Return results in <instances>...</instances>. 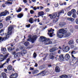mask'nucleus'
Here are the masks:
<instances>
[{
    "mask_svg": "<svg viewBox=\"0 0 78 78\" xmlns=\"http://www.w3.org/2000/svg\"><path fill=\"white\" fill-rule=\"evenodd\" d=\"M67 31L64 29H61L59 30L57 32V36L58 38L63 37H69L71 34L70 33H67Z\"/></svg>",
    "mask_w": 78,
    "mask_h": 78,
    "instance_id": "1",
    "label": "nucleus"
},
{
    "mask_svg": "<svg viewBox=\"0 0 78 78\" xmlns=\"http://www.w3.org/2000/svg\"><path fill=\"white\" fill-rule=\"evenodd\" d=\"M22 10V9L20 8H19L18 9V10H16V12H20L21 11V10Z\"/></svg>",
    "mask_w": 78,
    "mask_h": 78,
    "instance_id": "32",
    "label": "nucleus"
},
{
    "mask_svg": "<svg viewBox=\"0 0 78 78\" xmlns=\"http://www.w3.org/2000/svg\"><path fill=\"white\" fill-rule=\"evenodd\" d=\"M34 10V11H36V9H37V8H36V7H34L33 8Z\"/></svg>",
    "mask_w": 78,
    "mask_h": 78,
    "instance_id": "54",
    "label": "nucleus"
},
{
    "mask_svg": "<svg viewBox=\"0 0 78 78\" xmlns=\"http://www.w3.org/2000/svg\"><path fill=\"white\" fill-rule=\"evenodd\" d=\"M30 14H33V13H34V11L33 10H31L30 11Z\"/></svg>",
    "mask_w": 78,
    "mask_h": 78,
    "instance_id": "46",
    "label": "nucleus"
},
{
    "mask_svg": "<svg viewBox=\"0 0 78 78\" xmlns=\"http://www.w3.org/2000/svg\"><path fill=\"white\" fill-rule=\"evenodd\" d=\"M74 28H75V29H78V25H75L74 26Z\"/></svg>",
    "mask_w": 78,
    "mask_h": 78,
    "instance_id": "43",
    "label": "nucleus"
},
{
    "mask_svg": "<svg viewBox=\"0 0 78 78\" xmlns=\"http://www.w3.org/2000/svg\"><path fill=\"white\" fill-rule=\"evenodd\" d=\"M44 13L43 11L38 12V15L40 16H44Z\"/></svg>",
    "mask_w": 78,
    "mask_h": 78,
    "instance_id": "21",
    "label": "nucleus"
},
{
    "mask_svg": "<svg viewBox=\"0 0 78 78\" xmlns=\"http://www.w3.org/2000/svg\"><path fill=\"white\" fill-rule=\"evenodd\" d=\"M76 12V10L75 9H73L71 10V12L72 13L73 12Z\"/></svg>",
    "mask_w": 78,
    "mask_h": 78,
    "instance_id": "48",
    "label": "nucleus"
},
{
    "mask_svg": "<svg viewBox=\"0 0 78 78\" xmlns=\"http://www.w3.org/2000/svg\"><path fill=\"white\" fill-rule=\"evenodd\" d=\"M68 16H70L72 15V12H69L67 13Z\"/></svg>",
    "mask_w": 78,
    "mask_h": 78,
    "instance_id": "36",
    "label": "nucleus"
},
{
    "mask_svg": "<svg viewBox=\"0 0 78 78\" xmlns=\"http://www.w3.org/2000/svg\"><path fill=\"white\" fill-rule=\"evenodd\" d=\"M62 23V26H63V27L65 25H66V23H64V22H63Z\"/></svg>",
    "mask_w": 78,
    "mask_h": 78,
    "instance_id": "56",
    "label": "nucleus"
},
{
    "mask_svg": "<svg viewBox=\"0 0 78 78\" xmlns=\"http://www.w3.org/2000/svg\"><path fill=\"white\" fill-rule=\"evenodd\" d=\"M26 27L27 28H29V27H30V24H29V25H27Z\"/></svg>",
    "mask_w": 78,
    "mask_h": 78,
    "instance_id": "58",
    "label": "nucleus"
},
{
    "mask_svg": "<svg viewBox=\"0 0 78 78\" xmlns=\"http://www.w3.org/2000/svg\"><path fill=\"white\" fill-rule=\"evenodd\" d=\"M39 72V70H34L32 72V73L33 75H34L35 74H36V73H37Z\"/></svg>",
    "mask_w": 78,
    "mask_h": 78,
    "instance_id": "19",
    "label": "nucleus"
},
{
    "mask_svg": "<svg viewBox=\"0 0 78 78\" xmlns=\"http://www.w3.org/2000/svg\"><path fill=\"white\" fill-rule=\"evenodd\" d=\"M12 68V66H9L7 67V69L9 70H11Z\"/></svg>",
    "mask_w": 78,
    "mask_h": 78,
    "instance_id": "26",
    "label": "nucleus"
},
{
    "mask_svg": "<svg viewBox=\"0 0 78 78\" xmlns=\"http://www.w3.org/2000/svg\"><path fill=\"white\" fill-rule=\"evenodd\" d=\"M10 60V58H8L6 60L7 61L6 62L7 63H8V62H9Z\"/></svg>",
    "mask_w": 78,
    "mask_h": 78,
    "instance_id": "44",
    "label": "nucleus"
},
{
    "mask_svg": "<svg viewBox=\"0 0 78 78\" xmlns=\"http://www.w3.org/2000/svg\"><path fill=\"white\" fill-rule=\"evenodd\" d=\"M59 58L61 61H65L64 58V55L62 54L60 55L59 56Z\"/></svg>",
    "mask_w": 78,
    "mask_h": 78,
    "instance_id": "13",
    "label": "nucleus"
},
{
    "mask_svg": "<svg viewBox=\"0 0 78 78\" xmlns=\"http://www.w3.org/2000/svg\"><path fill=\"white\" fill-rule=\"evenodd\" d=\"M58 5H59L58 3H55V7H58Z\"/></svg>",
    "mask_w": 78,
    "mask_h": 78,
    "instance_id": "47",
    "label": "nucleus"
},
{
    "mask_svg": "<svg viewBox=\"0 0 78 78\" xmlns=\"http://www.w3.org/2000/svg\"><path fill=\"white\" fill-rule=\"evenodd\" d=\"M75 54H76V52L73 51L71 53V55H75Z\"/></svg>",
    "mask_w": 78,
    "mask_h": 78,
    "instance_id": "38",
    "label": "nucleus"
},
{
    "mask_svg": "<svg viewBox=\"0 0 78 78\" xmlns=\"http://www.w3.org/2000/svg\"><path fill=\"white\" fill-rule=\"evenodd\" d=\"M33 56L34 58H36V54L35 53H34L33 54Z\"/></svg>",
    "mask_w": 78,
    "mask_h": 78,
    "instance_id": "51",
    "label": "nucleus"
},
{
    "mask_svg": "<svg viewBox=\"0 0 78 78\" xmlns=\"http://www.w3.org/2000/svg\"><path fill=\"white\" fill-rule=\"evenodd\" d=\"M24 44L26 46V47H27L28 45H29L30 43H29V42H26L24 43Z\"/></svg>",
    "mask_w": 78,
    "mask_h": 78,
    "instance_id": "29",
    "label": "nucleus"
},
{
    "mask_svg": "<svg viewBox=\"0 0 78 78\" xmlns=\"http://www.w3.org/2000/svg\"><path fill=\"white\" fill-rule=\"evenodd\" d=\"M68 44L69 45H72V44H74V42H73V40H71L69 42Z\"/></svg>",
    "mask_w": 78,
    "mask_h": 78,
    "instance_id": "20",
    "label": "nucleus"
},
{
    "mask_svg": "<svg viewBox=\"0 0 78 78\" xmlns=\"http://www.w3.org/2000/svg\"><path fill=\"white\" fill-rule=\"evenodd\" d=\"M46 73H47V72L45 71H42L41 72V73H42L43 76H44V75H45L46 74Z\"/></svg>",
    "mask_w": 78,
    "mask_h": 78,
    "instance_id": "30",
    "label": "nucleus"
},
{
    "mask_svg": "<svg viewBox=\"0 0 78 78\" xmlns=\"http://www.w3.org/2000/svg\"><path fill=\"white\" fill-rule=\"evenodd\" d=\"M6 64V62L4 63L2 65H1V66H0V69H2V68H3V66L5 65Z\"/></svg>",
    "mask_w": 78,
    "mask_h": 78,
    "instance_id": "42",
    "label": "nucleus"
},
{
    "mask_svg": "<svg viewBox=\"0 0 78 78\" xmlns=\"http://www.w3.org/2000/svg\"><path fill=\"white\" fill-rule=\"evenodd\" d=\"M23 14L20 13L17 15V17L18 18H22V17H23Z\"/></svg>",
    "mask_w": 78,
    "mask_h": 78,
    "instance_id": "24",
    "label": "nucleus"
},
{
    "mask_svg": "<svg viewBox=\"0 0 78 78\" xmlns=\"http://www.w3.org/2000/svg\"><path fill=\"white\" fill-rule=\"evenodd\" d=\"M59 26L60 27H63L62 26V23H60L59 24Z\"/></svg>",
    "mask_w": 78,
    "mask_h": 78,
    "instance_id": "55",
    "label": "nucleus"
},
{
    "mask_svg": "<svg viewBox=\"0 0 78 78\" xmlns=\"http://www.w3.org/2000/svg\"><path fill=\"white\" fill-rule=\"evenodd\" d=\"M59 19L57 18L55 20H53V23H56V22H58V20Z\"/></svg>",
    "mask_w": 78,
    "mask_h": 78,
    "instance_id": "31",
    "label": "nucleus"
},
{
    "mask_svg": "<svg viewBox=\"0 0 78 78\" xmlns=\"http://www.w3.org/2000/svg\"><path fill=\"white\" fill-rule=\"evenodd\" d=\"M12 29H13V27L12 26L9 27L8 28V32L7 34L6 33H5V35L6 37H4L2 38V41H6L8 38H9V35H11V34H12Z\"/></svg>",
    "mask_w": 78,
    "mask_h": 78,
    "instance_id": "2",
    "label": "nucleus"
},
{
    "mask_svg": "<svg viewBox=\"0 0 78 78\" xmlns=\"http://www.w3.org/2000/svg\"><path fill=\"white\" fill-rule=\"evenodd\" d=\"M29 22L30 23H33L34 22V20H33V18H30L29 20Z\"/></svg>",
    "mask_w": 78,
    "mask_h": 78,
    "instance_id": "22",
    "label": "nucleus"
},
{
    "mask_svg": "<svg viewBox=\"0 0 78 78\" xmlns=\"http://www.w3.org/2000/svg\"><path fill=\"white\" fill-rule=\"evenodd\" d=\"M8 50L9 51H12V48H8Z\"/></svg>",
    "mask_w": 78,
    "mask_h": 78,
    "instance_id": "52",
    "label": "nucleus"
},
{
    "mask_svg": "<svg viewBox=\"0 0 78 78\" xmlns=\"http://www.w3.org/2000/svg\"><path fill=\"white\" fill-rule=\"evenodd\" d=\"M54 48V49L55 51H56V50H58V48L57 47H55V48Z\"/></svg>",
    "mask_w": 78,
    "mask_h": 78,
    "instance_id": "49",
    "label": "nucleus"
},
{
    "mask_svg": "<svg viewBox=\"0 0 78 78\" xmlns=\"http://www.w3.org/2000/svg\"><path fill=\"white\" fill-rule=\"evenodd\" d=\"M10 18H11V17L10 16H8L7 18H6V21L8 20H10Z\"/></svg>",
    "mask_w": 78,
    "mask_h": 78,
    "instance_id": "35",
    "label": "nucleus"
},
{
    "mask_svg": "<svg viewBox=\"0 0 78 78\" xmlns=\"http://www.w3.org/2000/svg\"><path fill=\"white\" fill-rule=\"evenodd\" d=\"M50 52H53V51H55V50H54V48H53L52 49H51L50 50Z\"/></svg>",
    "mask_w": 78,
    "mask_h": 78,
    "instance_id": "39",
    "label": "nucleus"
},
{
    "mask_svg": "<svg viewBox=\"0 0 78 78\" xmlns=\"http://www.w3.org/2000/svg\"><path fill=\"white\" fill-rule=\"evenodd\" d=\"M50 58L51 59H53L55 58V56H53V53H51L49 54Z\"/></svg>",
    "mask_w": 78,
    "mask_h": 78,
    "instance_id": "14",
    "label": "nucleus"
},
{
    "mask_svg": "<svg viewBox=\"0 0 78 78\" xmlns=\"http://www.w3.org/2000/svg\"><path fill=\"white\" fill-rule=\"evenodd\" d=\"M23 48H24V46H22L20 48V50H22L23 49Z\"/></svg>",
    "mask_w": 78,
    "mask_h": 78,
    "instance_id": "57",
    "label": "nucleus"
},
{
    "mask_svg": "<svg viewBox=\"0 0 78 78\" xmlns=\"http://www.w3.org/2000/svg\"><path fill=\"white\" fill-rule=\"evenodd\" d=\"M64 13V11L63 10H61L58 12V15L57 14V13L55 12L52 15L50 14L49 15V16H50V18L51 19H53L57 17L58 19H59V15H61V14Z\"/></svg>",
    "mask_w": 78,
    "mask_h": 78,
    "instance_id": "3",
    "label": "nucleus"
},
{
    "mask_svg": "<svg viewBox=\"0 0 78 78\" xmlns=\"http://www.w3.org/2000/svg\"><path fill=\"white\" fill-rule=\"evenodd\" d=\"M46 12H49L50 11V9L48 8H47L46 9Z\"/></svg>",
    "mask_w": 78,
    "mask_h": 78,
    "instance_id": "53",
    "label": "nucleus"
},
{
    "mask_svg": "<svg viewBox=\"0 0 78 78\" xmlns=\"http://www.w3.org/2000/svg\"><path fill=\"white\" fill-rule=\"evenodd\" d=\"M12 2H5V4L6 5H8V4H10L11 5L12 4Z\"/></svg>",
    "mask_w": 78,
    "mask_h": 78,
    "instance_id": "34",
    "label": "nucleus"
},
{
    "mask_svg": "<svg viewBox=\"0 0 78 78\" xmlns=\"http://www.w3.org/2000/svg\"><path fill=\"white\" fill-rule=\"evenodd\" d=\"M70 55L68 54H66L65 57V61H68L70 59Z\"/></svg>",
    "mask_w": 78,
    "mask_h": 78,
    "instance_id": "10",
    "label": "nucleus"
},
{
    "mask_svg": "<svg viewBox=\"0 0 78 78\" xmlns=\"http://www.w3.org/2000/svg\"><path fill=\"white\" fill-rule=\"evenodd\" d=\"M2 28H3V24L2 23H1L0 24V29Z\"/></svg>",
    "mask_w": 78,
    "mask_h": 78,
    "instance_id": "45",
    "label": "nucleus"
},
{
    "mask_svg": "<svg viewBox=\"0 0 78 78\" xmlns=\"http://www.w3.org/2000/svg\"><path fill=\"white\" fill-rule=\"evenodd\" d=\"M58 54H61V50H59L58 51Z\"/></svg>",
    "mask_w": 78,
    "mask_h": 78,
    "instance_id": "60",
    "label": "nucleus"
},
{
    "mask_svg": "<svg viewBox=\"0 0 78 78\" xmlns=\"http://www.w3.org/2000/svg\"><path fill=\"white\" fill-rule=\"evenodd\" d=\"M23 2L24 3H27V0H23Z\"/></svg>",
    "mask_w": 78,
    "mask_h": 78,
    "instance_id": "63",
    "label": "nucleus"
},
{
    "mask_svg": "<svg viewBox=\"0 0 78 78\" xmlns=\"http://www.w3.org/2000/svg\"><path fill=\"white\" fill-rule=\"evenodd\" d=\"M1 51L3 52H5V51H6V49L5 48H1Z\"/></svg>",
    "mask_w": 78,
    "mask_h": 78,
    "instance_id": "27",
    "label": "nucleus"
},
{
    "mask_svg": "<svg viewBox=\"0 0 78 78\" xmlns=\"http://www.w3.org/2000/svg\"><path fill=\"white\" fill-rule=\"evenodd\" d=\"M55 70L56 72L57 73L59 72H60V69L59 68V67L58 66L56 67L55 68Z\"/></svg>",
    "mask_w": 78,
    "mask_h": 78,
    "instance_id": "15",
    "label": "nucleus"
},
{
    "mask_svg": "<svg viewBox=\"0 0 78 78\" xmlns=\"http://www.w3.org/2000/svg\"><path fill=\"white\" fill-rule=\"evenodd\" d=\"M48 56V55L47 54H44V58H43V60L45 61V59H46V57H47Z\"/></svg>",
    "mask_w": 78,
    "mask_h": 78,
    "instance_id": "28",
    "label": "nucleus"
},
{
    "mask_svg": "<svg viewBox=\"0 0 78 78\" xmlns=\"http://www.w3.org/2000/svg\"><path fill=\"white\" fill-rule=\"evenodd\" d=\"M55 31V30L52 29V28L49 29L48 30V34L49 35L50 37H53V34Z\"/></svg>",
    "mask_w": 78,
    "mask_h": 78,
    "instance_id": "6",
    "label": "nucleus"
},
{
    "mask_svg": "<svg viewBox=\"0 0 78 78\" xmlns=\"http://www.w3.org/2000/svg\"><path fill=\"white\" fill-rule=\"evenodd\" d=\"M43 8H44V7H43L40 6V9H43Z\"/></svg>",
    "mask_w": 78,
    "mask_h": 78,
    "instance_id": "62",
    "label": "nucleus"
},
{
    "mask_svg": "<svg viewBox=\"0 0 78 78\" xmlns=\"http://www.w3.org/2000/svg\"><path fill=\"white\" fill-rule=\"evenodd\" d=\"M75 21L76 24L78 25V19H76Z\"/></svg>",
    "mask_w": 78,
    "mask_h": 78,
    "instance_id": "50",
    "label": "nucleus"
},
{
    "mask_svg": "<svg viewBox=\"0 0 78 78\" xmlns=\"http://www.w3.org/2000/svg\"><path fill=\"white\" fill-rule=\"evenodd\" d=\"M4 58V56L3 55H0V59H2Z\"/></svg>",
    "mask_w": 78,
    "mask_h": 78,
    "instance_id": "37",
    "label": "nucleus"
},
{
    "mask_svg": "<svg viewBox=\"0 0 78 78\" xmlns=\"http://www.w3.org/2000/svg\"><path fill=\"white\" fill-rule=\"evenodd\" d=\"M72 56V59H74V60H75V59H76V57L74 56V55H71Z\"/></svg>",
    "mask_w": 78,
    "mask_h": 78,
    "instance_id": "40",
    "label": "nucleus"
},
{
    "mask_svg": "<svg viewBox=\"0 0 78 78\" xmlns=\"http://www.w3.org/2000/svg\"><path fill=\"white\" fill-rule=\"evenodd\" d=\"M59 5H61V6H62L64 5V4L63 3H60Z\"/></svg>",
    "mask_w": 78,
    "mask_h": 78,
    "instance_id": "61",
    "label": "nucleus"
},
{
    "mask_svg": "<svg viewBox=\"0 0 78 78\" xmlns=\"http://www.w3.org/2000/svg\"><path fill=\"white\" fill-rule=\"evenodd\" d=\"M67 20H69V21H71V22H74V19L72 18H68Z\"/></svg>",
    "mask_w": 78,
    "mask_h": 78,
    "instance_id": "23",
    "label": "nucleus"
},
{
    "mask_svg": "<svg viewBox=\"0 0 78 78\" xmlns=\"http://www.w3.org/2000/svg\"><path fill=\"white\" fill-rule=\"evenodd\" d=\"M27 51L26 50H23V51H22V53H21V55H22L23 54H24V55H25L26 53H27Z\"/></svg>",
    "mask_w": 78,
    "mask_h": 78,
    "instance_id": "25",
    "label": "nucleus"
},
{
    "mask_svg": "<svg viewBox=\"0 0 78 78\" xmlns=\"http://www.w3.org/2000/svg\"><path fill=\"white\" fill-rule=\"evenodd\" d=\"M29 38L27 39V41H31L32 43L33 44L34 43L35 41L37 39V36L36 35H34L32 38L31 37V36H29Z\"/></svg>",
    "mask_w": 78,
    "mask_h": 78,
    "instance_id": "4",
    "label": "nucleus"
},
{
    "mask_svg": "<svg viewBox=\"0 0 78 78\" xmlns=\"http://www.w3.org/2000/svg\"><path fill=\"white\" fill-rule=\"evenodd\" d=\"M2 6L4 8V7H5V4H2Z\"/></svg>",
    "mask_w": 78,
    "mask_h": 78,
    "instance_id": "64",
    "label": "nucleus"
},
{
    "mask_svg": "<svg viewBox=\"0 0 78 78\" xmlns=\"http://www.w3.org/2000/svg\"><path fill=\"white\" fill-rule=\"evenodd\" d=\"M61 78H67V75H62L60 76Z\"/></svg>",
    "mask_w": 78,
    "mask_h": 78,
    "instance_id": "18",
    "label": "nucleus"
},
{
    "mask_svg": "<svg viewBox=\"0 0 78 78\" xmlns=\"http://www.w3.org/2000/svg\"><path fill=\"white\" fill-rule=\"evenodd\" d=\"M18 76V74L17 73L12 74L10 76V78H16Z\"/></svg>",
    "mask_w": 78,
    "mask_h": 78,
    "instance_id": "11",
    "label": "nucleus"
},
{
    "mask_svg": "<svg viewBox=\"0 0 78 78\" xmlns=\"http://www.w3.org/2000/svg\"><path fill=\"white\" fill-rule=\"evenodd\" d=\"M2 75L3 78H6V73L4 72L2 73Z\"/></svg>",
    "mask_w": 78,
    "mask_h": 78,
    "instance_id": "17",
    "label": "nucleus"
},
{
    "mask_svg": "<svg viewBox=\"0 0 78 78\" xmlns=\"http://www.w3.org/2000/svg\"><path fill=\"white\" fill-rule=\"evenodd\" d=\"M7 14H9V12L6 10H5L0 14V17H2V16H6Z\"/></svg>",
    "mask_w": 78,
    "mask_h": 78,
    "instance_id": "7",
    "label": "nucleus"
},
{
    "mask_svg": "<svg viewBox=\"0 0 78 78\" xmlns=\"http://www.w3.org/2000/svg\"><path fill=\"white\" fill-rule=\"evenodd\" d=\"M62 50L64 52H68L70 50V47L69 46H66L63 48Z\"/></svg>",
    "mask_w": 78,
    "mask_h": 78,
    "instance_id": "9",
    "label": "nucleus"
},
{
    "mask_svg": "<svg viewBox=\"0 0 78 78\" xmlns=\"http://www.w3.org/2000/svg\"><path fill=\"white\" fill-rule=\"evenodd\" d=\"M9 55V54L8 53H7L6 55H5L4 56V59H5L7 57H8V55Z\"/></svg>",
    "mask_w": 78,
    "mask_h": 78,
    "instance_id": "33",
    "label": "nucleus"
},
{
    "mask_svg": "<svg viewBox=\"0 0 78 78\" xmlns=\"http://www.w3.org/2000/svg\"><path fill=\"white\" fill-rule=\"evenodd\" d=\"M44 44L45 45H48L49 44H51L52 42L50 40V39L46 38V39L44 40Z\"/></svg>",
    "mask_w": 78,
    "mask_h": 78,
    "instance_id": "8",
    "label": "nucleus"
},
{
    "mask_svg": "<svg viewBox=\"0 0 78 78\" xmlns=\"http://www.w3.org/2000/svg\"><path fill=\"white\" fill-rule=\"evenodd\" d=\"M67 78H71V76H67Z\"/></svg>",
    "mask_w": 78,
    "mask_h": 78,
    "instance_id": "59",
    "label": "nucleus"
},
{
    "mask_svg": "<svg viewBox=\"0 0 78 78\" xmlns=\"http://www.w3.org/2000/svg\"><path fill=\"white\" fill-rule=\"evenodd\" d=\"M16 53V51H14L12 53V55H14V57L15 59H16V58H17V57H19V56H20L21 55V54H22L21 52H18L17 53Z\"/></svg>",
    "mask_w": 78,
    "mask_h": 78,
    "instance_id": "5",
    "label": "nucleus"
},
{
    "mask_svg": "<svg viewBox=\"0 0 78 78\" xmlns=\"http://www.w3.org/2000/svg\"><path fill=\"white\" fill-rule=\"evenodd\" d=\"M40 38L41 42H44L45 40L47 39L46 37L43 36L40 37Z\"/></svg>",
    "mask_w": 78,
    "mask_h": 78,
    "instance_id": "12",
    "label": "nucleus"
},
{
    "mask_svg": "<svg viewBox=\"0 0 78 78\" xmlns=\"http://www.w3.org/2000/svg\"><path fill=\"white\" fill-rule=\"evenodd\" d=\"M5 33L4 32V30L1 29L0 30V34L1 36H3Z\"/></svg>",
    "mask_w": 78,
    "mask_h": 78,
    "instance_id": "16",
    "label": "nucleus"
},
{
    "mask_svg": "<svg viewBox=\"0 0 78 78\" xmlns=\"http://www.w3.org/2000/svg\"><path fill=\"white\" fill-rule=\"evenodd\" d=\"M76 17V14L75 13L73 14L72 16V17L73 18H75Z\"/></svg>",
    "mask_w": 78,
    "mask_h": 78,
    "instance_id": "41",
    "label": "nucleus"
}]
</instances>
